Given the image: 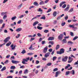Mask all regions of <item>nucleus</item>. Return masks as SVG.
Instances as JSON below:
<instances>
[{
	"label": "nucleus",
	"instance_id": "1",
	"mask_svg": "<svg viewBox=\"0 0 78 78\" xmlns=\"http://www.w3.org/2000/svg\"><path fill=\"white\" fill-rule=\"evenodd\" d=\"M64 51H65V50L63 48H62L60 49V51H57L56 53L58 54L61 55V54L64 53Z\"/></svg>",
	"mask_w": 78,
	"mask_h": 78
},
{
	"label": "nucleus",
	"instance_id": "2",
	"mask_svg": "<svg viewBox=\"0 0 78 78\" xmlns=\"http://www.w3.org/2000/svg\"><path fill=\"white\" fill-rule=\"evenodd\" d=\"M64 36V35L62 34H61L59 35L58 36V39L59 40L61 41L62 40V39L63 38V37Z\"/></svg>",
	"mask_w": 78,
	"mask_h": 78
},
{
	"label": "nucleus",
	"instance_id": "3",
	"mask_svg": "<svg viewBox=\"0 0 78 78\" xmlns=\"http://www.w3.org/2000/svg\"><path fill=\"white\" fill-rule=\"evenodd\" d=\"M47 50H48V46H47L44 48L43 50V53H46L47 52Z\"/></svg>",
	"mask_w": 78,
	"mask_h": 78
},
{
	"label": "nucleus",
	"instance_id": "4",
	"mask_svg": "<svg viewBox=\"0 0 78 78\" xmlns=\"http://www.w3.org/2000/svg\"><path fill=\"white\" fill-rule=\"evenodd\" d=\"M69 60L68 61V63H71V62H72L73 60V58H71L70 56L69 57Z\"/></svg>",
	"mask_w": 78,
	"mask_h": 78
},
{
	"label": "nucleus",
	"instance_id": "5",
	"mask_svg": "<svg viewBox=\"0 0 78 78\" xmlns=\"http://www.w3.org/2000/svg\"><path fill=\"white\" fill-rule=\"evenodd\" d=\"M50 52H48L47 53H46L44 55V58H47L48 56H50Z\"/></svg>",
	"mask_w": 78,
	"mask_h": 78
},
{
	"label": "nucleus",
	"instance_id": "6",
	"mask_svg": "<svg viewBox=\"0 0 78 78\" xmlns=\"http://www.w3.org/2000/svg\"><path fill=\"white\" fill-rule=\"evenodd\" d=\"M67 59H68V57L67 56H65L64 58H62V61L63 62H66L67 60Z\"/></svg>",
	"mask_w": 78,
	"mask_h": 78
},
{
	"label": "nucleus",
	"instance_id": "7",
	"mask_svg": "<svg viewBox=\"0 0 78 78\" xmlns=\"http://www.w3.org/2000/svg\"><path fill=\"white\" fill-rule=\"evenodd\" d=\"M10 39V37H8L5 39L4 40V42H5V43H6L7 42H8V41Z\"/></svg>",
	"mask_w": 78,
	"mask_h": 78
},
{
	"label": "nucleus",
	"instance_id": "8",
	"mask_svg": "<svg viewBox=\"0 0 78 78\" xmlns=\"http://www.w3.org/2000/svg\"><path fill=\"white\" fill-rule=\"evenodd\" d=\"M20 62L16 61V60H12L11 61V62L13 64H18V63H19Z\"/></svg>",
	"mask_w": 78,
	"mask_h": 78
},
{
	"label": "nucleus",
	"instance_id": "9",
	"mask_svg": "<svg viewBox=\"0 0 78 78\" xmlns=\"http://www.w3.org/2000/svg\"><path fill=\"white\" fill-rule=\"evenodd\" d=\"M61 72L60 71H58L55 73V77H57L59 75V74H61Z\"/></svg>",
	"mask_w": 78,
	"mask_h": 78
},
{
	"label": "nucleus",
	"instance_id": "10",
	"mask_svg": "<svg viewBox=\"0 0 78 78\" xmlns=\"http://www.w3.org/2000/svg\"><path fill=\"white\" fill-rule=\"evenodd\" d=\"M69 28H73V29H77V27H75V26L73 25H69Z\"/></svg>",
	"mask_w": 78,
	"mask_h": 78
},
{
	"label": "nucleus",
	"instance_id": "11",
	"mask_svg": "<svg viewBox=\"0 0 78 78\" xmlns=\"http://www.w3.org/2000/svg\"><path fill=\"white\" fill-rule=\"evenodd\" d=\"M70 8V6L69 5H68L66 8L64 9V11L65 12L68 11L69 9V8Z\"/></svg>",
	"mask_w": 78,
	"mask_h": 78
},
{
	"label": "nucleus",
	"instance_id": "12",
	"mask_svg": "<svg viewBox=\"0 0 78 78\" xmlns=\"http://www.w3.org/2000/svg\"><path fill=\"white\" fill-rule=\"evenodd\" d=\"M41 16V15H37L36 16L34 17L33 18H32L31 20H34V19H37V18H38L39 17H40Z\"/></svg>",
	"mask_w": 78,
	"mask_h": 78
},
{
	"label": "nucleus",
	"instance_id": "13",
	"mask_svg": "<svg viewBox=\"0 0 78 78\" xmlns=\"http://www.w3.org/2000/svg\"><path fill=\"white\" fill-rule=\"evenodd\" d=\"M12 48V50H14L15 48H16V45H15L14 46V45L13 44H12L10 46Z\"/></svg>",
	"mask_w": 78,
	"mask_h": 78
},
{
	"label": "nucleus",
	"instance_id": "14",
	"mask_svg": "<svg viewBox=\"0 0 78 78\" xmlns=\"http://www.w3.org/2000/svg\"><path fill=\"white\" fill-rule=\"evenodd\" d=\"M48 41H53L54 40V37H50L48 38Z\"/></svg>",
	"mask_w": 78,
	"mask_h": 78
},
{
	"label": "nucleus",
	"instance_id": "15",
	"mask_svg": "<svg viewBox=\"0 0 78 78\" xmlns=\"http://www.w3.org/2000/svg\"><path fill=\"white\" fill-rule=\"evenodd\" d=\"M38 23H39V22L37 21L35 22L34 23H33V26L34 27V26L36 25H37V24H38Z\"/></svg>",
	"mask_w": 78,
	"mask_h": 78
},
{
	"label": "nucleus",
	"instance_id": "16",
	"mask_svg": "<svg viewBox=\"0 0 78 78\" xmlns=\"http://www.w3.org/2000/svg\"><path fill=\"white\" fill-rule=\"evenodd\" d=\"M22 30V28H19L16 30V31H17V32H19L20 31Z\"/></svg>",
	"mask_w": 78,
	"mask_h": 78
},
{
	"label": "nucleus",
	"instance_id": "17",
	"mask_svg": "<svg viewBox=\"0 0 78 78\" xmlns=\"http://www.w3.org/2000/svg\"><path fill=\"white\" fill-rule=\"evenodd\" d=\"M56 15H57V12L56 11L54 12L53 13V16L54 17H56Z\"/></svg>",
	"mask_w": 78,
	"mask_h": 78
},
{
	"label": "nucleus",
	"instance_id": "18",
	"mask_svg": "<svg viewBox=\"0 0 78 78\" xmlns=\"http://www.w3.org/2000/svg\"><path fill=\"white\" fill-rule=\"evenodd\" d=\"M68 44H69L70 45H72V44H73V43L71 41H68L67 43Z\"/></svg>",
	"mask_w": 78,
	"mask_h": 78
},
{
	"label": "nucleus",
	"instance_id": "19",
	"mask_svg": "<svg viewBox=\"0 0 78 78\" xmlns=\"http://www.w3.org/2000/svg\"><path fill=\"white\" fill-rule=\"evenodd\" d=\"M70 72L69 71H67L66 72V76H67V75H69V74H70Z\"/></svg>",
	"mask_w": 78,
	"mask_h": 78
},
{
	"label": "nucleus",
	"instance_id": "20",
	"mask_svg": "<svg viewBox=\"0 0 78 78\" xmlns=\"http://www.w3.org/2000/svg\"><path fill=\"white\" fill-rule=\"evenodd\" d=\"M28 73V69H26L25 70L24 72V74H27Z\"/></svg>",
	"mask_w": 78,
	"mask_h": 78
},
{
	"label": "nucleus",
	"instance_id": "21",
	"mask_svg": "<svg viewBox=\"0 0 78 78\" xmlns=\"http://www.w3.org/2000/svg\"><path fill=\"white\" fill-rule=\"evenodd\" d=\"M7 12H2L1 13V15L2 16H5V15H6V13Z\"/></svg>",
	"mask_w": 78,
	"mask_h": 78
},
{
	"label": "nucleus",
	"instance_id": "22",
	"mask_svg": "<svg viewBox=\"0 0 78 78\" xmlns=\"http://www.w3.org/2000/svg\"><path fill=\"white\" fill-rule=\"evenodd\" d=\"M16 69V66H12L10 67V69L11 70H14V69Z\"/></svg>",
	"mask_w": 78,
	"mask_h": 78
},
{
	"label": "nucleus",
	"instance_id": "23",
	"mask_svg": "<svg viewBox=\"0 0 78 78\" xmlns=\"http://www.w3.org/2000/svg\"><path fill=\"white\" fill-rule=\"evenodd\" d=\"M71 74L72 75H75V70H72V71H71L70 72Z\"/></svg>",
	"mask_w": 78,
	"mask_h": 78
},
{
	"label": "nucleus",
	"instance_id": "24",
	"mask_svg": "<svg viewBox=\"0 0 78 78\" xmlns=\"http://www.w3.org/2000/svg\"><path fill=\"white\" fill-rule=\"evenodd\" d=\"M11 44H12L11 42L9 41V43H7V44H6V46L7 47H9V46L11 45Z\"/></svg>",
	"mask_w": 78,
	"mask_h": 78
},
{
	"label": "nucleus",
	"instance_id": "25",
	"mask_svg": "<svg viewBox=\"0 0 78 78\" xmlns=\"http://www.w3.org/2000/svg\"><path fill=\"white\" fill-rule=\"evenodd\" d=\"M70 66H71L69 64H68V65L65 67V69H67Z\"/></svg>",
	"mask_w": 78,
	"mask_h": 78
},
{
	"label": "nucleus",
	"instance_id": "26",
	"mask_svg": "<svg viewBox=\"0 0 78 78\" xmlns=\"http://www.w3.org/2000/svg\"><path fill=\"white\" fill-rule=\"evenodd\" d=\"M62 41H63V43H67V40H66V39H63L62 40Z\"/></svg>",
	"mask_w": 78,
	"mask_h": 78
},
{
	"label": "nucleus",
	"instance_id": "27",
	"mask_svg": "<svg viewBox=\"0 0 78 78\" xmlns=\"http://www.w3.org/2000/svg\"><path fill=\"white\" fill-rule=\"evenodd\" d=\"M59 44H57L56 47L55 49L57 50H58L59 48Z\"/></svg>",
	"mask_w": 78,
	"mask_h": 78
},
{
	"label": "nucleus",
	"instance_id": "28",
	"mask_svg": "<svg viewBox=\"0 0 78 78\" xmlns=\"http://www.w3.org/2000/svg\"><path fill=\"white\" fill-rule=\"evenodd\" d=\"M34 5H35V6H39V4H38V3H37V2H34Z\"/></svg>",
	"mask_w": 78,
	"mask_h": 78
},
{
	"label": "nucleus",
	"instance_id": "29",
	"mask_svg": "<svg viewBox=\"0 0 78 78\" xmlns=\"http://www.w3.org/2000/svg\"><path fill=\"white\" fill-rule=\"evenodd\" d=\"M32 47H33V45H31L30 47L29 48V50H34V48H32V49H31V48H32Z\"/></svg>",
	"mask_w": 78,
	"mask_h": 78
},
{
	"label": "nucleus",
	"instance_id": "30",
	"mask_svg": "<svg viewBox=\"0 0 78 78\" xmlns=\"http://www.w3.org/2000/svg\"><path fill=\"white\" fill-rule=\"evenodd\" d=\"M6 70V67L4 66L1 69V72H2L3 70Z\"/></svg>",
	"mask_w": 78,
	"mask_h": 78
},
{
	"label": "nucleus",
	"instance_id": "31",
	"mask_svg": "<svg viewBox=\"0 0 78 78\" xmlns=\"http://www.w3.org/2000/svg\"><path fill=\"white\" fill-rule=\"evenodd\" d=\"M73 11V8H72L69 11V12H72Z\"/></svg>",
	"mask_w": 78,
	"mask_h": 78
},
{
	"label": "nucleus",
	"instance_id": "32",
	"mask_svg": "<svg viewBox=\"0 0 78 78\" xmlns=\"http://www.w3.org/2000/svg\"><path fill=\"white\" fill-rule=\"evenodd\" d=\"M49 44H51V45H52L54 44V42L53 41H50L49 42Z\"/></svg>",
	"mask_w": 78,
	"mask_h": 78
},
{
	"label": "nucleus",
	"instance_id": "33",
	"mask_svg": "<svg viewBox=\"0 0 78 78\" xmlns=\"http://www.w3.org/2000/svg\"><path fill=\"white\" fill-rule=\"evenodd\" d=\"M40 19H44V20H45V16L44 15L43 16H42L40 18Z\"/></svg>",
	"mask_w": 78,
	"mask_h": 78
},
{
	"label": "nucleus",
	"instance_id": "34",
	"mask_svg": "<svg viewBox=\"0 0 78 78\" xmlns=\"http://www.w3.org/2000/svg\"><path fill=\"white\" fill-rule=\"evenodd\" d=\"M22 5H23V4H21L18 7V9H20L22 7Z\"/></svg>",
	"mask_w": 78,
	"mask_h": 78
},
{
	"label": "nucleus",
	"instance_id": "35",
	"mask_svg": "<svg viewBox=\"0 0 78 78\" xmlns=\"http://www.w3.org/2000/svg\"><path fill=\"white\" fill-rule=\"evenodd\" d=\"M34 54V53H33L32 52H30L27 53L28 55H30V56H31V55H33Z\"/></svg>",
	"mask_w": 78,
	"mask_h": 78
},
{
	"label": "nucleus",
	"instance_id": "36",
	"mask_svg": "<svg viewBox=\"0 0 78 78\" xmlns=\"http://www.w3.org/2000/svg\"><path fill=\"white\" fill-rule=\"evenodd\" d=\"M37 29L40 30H42V27H40L39 26H37Z\"/></svg>",
	"mask_w": 78,
	"mask_h": 78
},
{
	"label": "nucleus",
	"instance_id": "37",
	"mask_svg": "<svg viewBox=\"0 0 78 78\" xmlns=\"http://www.w3.org/2000/svg\"><path fill=\"white\" fill-rule=\"evenodd\" d=\"M26 53V51L25 50H23L22 52H21L22 54H24V53Z\"/></svg>",
	"mask_w": 78,
	"mask_h": 78
},
{
	"label": "nucleus",
	"instance_id": "38",
	"mask_svg": "<svg viewBox=\"0 0 78 78\" xmlns=\"http://www.w3.org/2000/svg\"><path fill=\"white\" fill-rule=\"evenodd\" d=\"M78 38V37L76 36L73 39V41H75V40H76V39H77Z\"/></svg>",
	"mask_w": 78,
	"mask_h": 78
},
{
	"label": "nucleus",
	"instance_id": "39",
	"mask_svg": "<svg viewBox=\"0 0 78 78\" xmlns=\"http://www.w3.org/2000/svg\"><path fill=\"white\" fill-rule=\"evenodd\" d=\"M44 1H41L39 3V4L41 5H44Z\"/></svg>",
	"mask_w": 78,
	"mask_h": 78
},
{
	"label": "nucleus",
	"instance_id": "40",
	"mask_svg": "<svg viewBox=\"0 0 78 78\" xmlns=\"http://www.w3.org/2000/svg\"><path fill=\"white\" fill-rule=\"evenodd\" d=\"M51 64H52L51 63L49 62L48 63L47 65L48 66H51Z\"/></svg>",
	"mask_w": 78,
	"mask_h": 78
},
{
	"label": "nucleus",
	"instance_id": "41",
	"mask_svg": "<svg viewBox=\"0 0 78 78\" xmlns=\"http://www.w3.org/2000/svg\"><path fill=\"white\" fill-rule=\"evenodd\" d=\"M41 44H42V45H44V44H45V41H42L41 42Z\"/></svg>",
	"mask_w": 78,
	"mask_h": 78
},
{
	"label": "nucleus",
	"instance_id": "42",
	"mask_svg": "<svg viewBox=\"0 0 78 78\" xmlns=\"http://www.w3.org/2000/svg\"><path fill=\"white\" fill-rule=\"evenodd\" d=\"M53 24H54V25H55V24H56L57 23V20H54L53 21Z\"/></svg>",
	"mask_w": 78,
	"mask_h": 78
},
{
	"label": "nucleus",
	"instance_id": "43",
	"mask_svg": "<svg viewBox=\"0 0 78 78\" xmlns=\"http://www.w3.org/2000/svg\"><path fill=\"white\" fill-rule=\"evenodd\" d=\"M48 30H44V33H48Z\"/></svg>",
	"mask_w": 78,
	"mask_h": 78
},
{
	"label": "nucleus",
	"instance_id": "44",
	"mask_svg": "<svg viewBox=\"0 0 78 78\" xmlns=\"http://www.w3.org/2000/svg\"><path fill=\"white\" fill-rule=\"evenodd\" d=\"M16 19V16H15L13 17H12V18L11 19L12 20H15Z\"/></svg>",
	"mask_w": 78,
	"mask_h": 78
},
{
	"label": "nucleus",
	"instance_id": "45",
	"mask_svg": "<svg viewBox=\"0 0 78 78\" xmlns=\"http://www.w3.org/2000/svg\"><path fill=\"white\" fill-rule=\"evenodd\" d=\"M69 19V17H68V16L67 15L66 16V17H65V20H67V19Z\"/></svg>",
	"mask_w": 78,
	"mask_h": 78
},
{
	"label": "nucleus",
	"instance_id": "46",
	"mask_svg": "<svg viewBox=\"0 0 78 78\" xmlns=\"http://www.w3.org/2000/svg\"><path fill=\"white\" fill-rule=\"evenodd\" d=\"M37 35L38 36V37H41L42 36V35H41V34L39 33L37 34Z\"/></svg>",
	"mask_w": 78,
	"mask_h": 78
},
{
	"label": "nucleus",
	"instance_id": "47",
	"mask_svg": "<svg viewBox=\"0 0 78 78\" xmlns=\"http://www.w3.org/2000/svg\"><path fill=\"white\" fill-rule=\"evenodd\" d=\"M38 11H39V12H43V11L41 9V8H39Z\"/></svg>",
	"mask_w": 78,
	"mask_h": 78
},
{
	"label": "nucleus",
	"instance_id": "48",
	"mask_svg": "<svg viewBox=\"0 0 78 78\" xmlns=\"http://www.w3.org/2000/svg\"><path fill=\"white\" fill-rule=\"evenodd\" d=\"M5 24L4 23L2 24V27H1L2 29H3L5 27Z\"/></svg>",
	"mask_w": 78,
	"mask_h": 78
},
{
	"label": "nucleus",
	"instance_id": "49",
	"mask_svg": "<svg viewBox=\"0 0 78 78\" xmlns=\"http://www.w3.org/2000/svg\"><path fill=\"white\" fill-rule=\"evenodd\" d=\"M6 17H7V16H6V15H5L3 17V19H6Z\"/></svg>",
	"mask_w": 78,
	"mask_h": 78
},
{
	"label": "nucleus",
	"instance_id": "50",
	"mask_svg": "<svg viewBox=\"0 0 78 78\" xmlns=\"http://www.w3.org/2000/svg\"><path fill=\"white\" fill-rule=\"evenodd\" d=\"M66 25V22H64L62 23L61 25L62 27H63V26H64Z\"/></svg>",
	"mask_w": 78,
	"mask_h": 78
},
{
	"label": "nucleus",
	"instance_id": "51",
	"mask_svg": "<svg viewBox=\"0 0 78 78\" xmlns=\"http://www.w3.org/2000/svg\"><path fill=\"white\" fill-rule=\"evenodd\" d=\"M56 58H57V57H53V61H54L55 59H56Z\"/></svg>",
	"mask_w": 78,
	"mask_h": 78
},
{
	"label": "nucleus",
	"instance_id": "52",
	"mask_svg": "<svg viewBox=\"0 0 78 78\" xmlns=\"http://www.w3.org/2000/svg\"><path fill=\"white\" fill-rule=\"evenodd\" d=\"M58 68H56L54 69L53 72H56V71H58Z\"/></svg>",
	"mask_w": 78,
	"mask_h": 78
},
{
	"label": "nucleus",
	"instance_id": "53",
	"mask_svg": "<svg viewBox=\"0 0 78 78\" xmlns=\"http://www.w3.org/2000/svg\"><path fill=\"white\" fill-rule=\"evenodd\" d=\"M51 11V9L50 8L49 9H48V10L47 12H50Z\"/></svg>",
	"mask_w": 78,
	"mask_h": 78
},
{
	"label": "nucleus",
	"instance_id": "54",
	"mask_svg": "<svg viewBox=\"0 0 78 78\" xmlns=\"http://www.w3.org/2000/svg\"><path fill=\"white\" fill-rule=\"evenodd\" d=\"M10 59L11 60H12V59H15V58L14 56H12L11 57Z\"/></svg>",
	"mask_w": 78,
	"mask_h": 78
},
{
	"label": "nucleus",
	"instance_id": "55",
	"mask_svg": "<svg viewBox=\"0 0 78 78\" xmlns=\"http://www.w3.org/2000/svg\"><path fill=\"white\" fill-rule=\"evenodd\" d=\"M66 7V4L63 5L62 6V8H65Z\"/></svg>",
	"mask_w": 78,
	"mask_h": 78
},
{
	"label": "nucleus",
	"instance_id": "56",
	"mask_svg": "<svg viewBox=\"0 0 78 78\" xmlns=\"http://www.w3.org/2000/svg\"><path fill=\"white\" fill-rule=\"evenodd\" d=\"M22 22V20H20L17 23L18 24H20L21 23V22Z\"/></svg>",
	"mask_w": 78,
	"mask_h": 78
},
{
	"label": "nucleus",
	"instance_id": "57",
	"mask_svg": "<svg viewBox=\"0 0 78 78\" xmlns=\"http://www.w3.org/2000/svg\"><path fill=\"white\" fill-rule=\"evenodd\" d=\"M42 60H43V61H46L47 60V58H45V57L43 58H42Z\"/></svg>",
	"mask_w": 78,
	"mask_h": 78
},
{
	"label": "nucleus",
	"instance_id": "58",
	"mask_svg": "<svg viewBox=\"0 0 78 78\" xmlns=\"http://www.w3.org/2000/svg\"><path fill=\"white\" fill-rule=\"evenodd\" d=\"M52 51H53V49H52V48H50L49 49V52H52Z\"/></svg>",
	"mask_w": 78,
	"mask_h": 78
},
{
	"label": "nucleus",
	"instance_id": "59",
	"mask_svg": "<svg viewBox=\"0 0 78 78\" xmlns=\"http://www.w3.org/2000/svg\"><path fill=\"white\" fill-rule=\"evenodd\" d=\"M40 62L39 61L37 60L36 62V64H38Z\"/></svg>",
	"mask_w": 78,
	"mask_h": 78
},
{
	"label": "nucleus",
	"instance_id": "60",
	"mask_svg": "<svg viewBox=\"0 0 78 78\" xmlns=\"http://www.w3.org/2000/svg\"><path fill=\"white\" fill-rule=\"evenodd\" d=\"M3 20H0V24H2V23H3Z\"/></svg>",
	"mask_w": 78,
	"mask_h": 78
},
{
	"label": "nucleus",
	"instance_id": "61",
	"mask_svg": "<svg viewBox=\"0 0 78 78\" xmlns=\"http://www.w3.org/2000/svg\"><path fill=\"white\" fill-rule=\"evenodd\" d=\"M23 61L24 62H28V60L27 59H23Z\"/></svg>",
	"mask_w": 78,
	"mask_h": 78
},
{
	"label": "nucleus",
	"instance_id": "62",
	"mask_svg": "<svg viewBox=\"0 0 78 78\" xmlns=\"http://www.w3.org/2000/svg\"><path fill=\"white\" fill-rule=\"evenodd\" d=\"M61 17L60 16H58L57 18V20H59V19H61Z\"/></svg>",
	"mask_w": 78,
	"mask_h": 78
},
{
	"label": "nucleus",
	"instance_id": "63",
	"mask_svg": "<svg viewBox=\"0 0 78 78\" xmlns=\"http://www.w3.org/2000/svg\"><path fill=\"white\" fill-rule=\"evenodd\" d=\"M70 35L71 36H73V33L72 32H70Z\"/></svg>",
	"mask_w": 78,
	"mask_h": 78
},
{
	"label": "nucleus",
	"instance_id": "64",
	"mask_svg": "<svg viewBox=\"0 0 78 78\" xmlns=\"http://www.w3.org/2000/svg\"><path fill=\"white\" fill-rule=\"evenodd\" d=\"M7 78H12V76H8L7 77Z\"/></svg>",
	"mask_w": 78,
	"mask_h": 78
}]
</instances>
